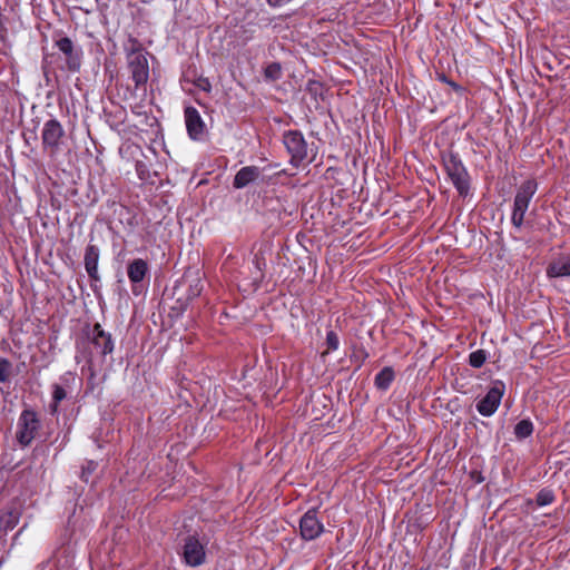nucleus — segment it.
<instances>
[{
    "label": "nucleus",
    "mask_w": 570,
    "mask_h": 570,
    "mask_svg": "<svg viewBox=\"0 0 570 570\" xmlns=\"http://www.w3.org/2000/svg\"><path fill=\"white\" fill-rule=\"evenodd\" d=\"M127 68L130 78L135 83L137 90H146V85L149 79V63L147 59V51L141 42L134 37H129L125 46Z\"/></svg>",
    "instance_id": "nucleus-1"
},
{
    "label": "nucleus",
    "mask_w": 570,
    "mask_h": 570,
    "mask_svg": "<svg viewBox=\"0 0 570 570\" xmlns=\"http://www.w3.org/2000/svg\"><path fill=\"white\" fill-rule=\"evenodd\" d=\"M282 141L289 155V164L294 168L308 165L315 160L317 149L307 144L302 131L297 129L286 130L283 134Z\"/></svg>",
    "instance_id": "nucleus-2"
},
{
    "label": "nucleus",
    "mask_w": 570,
    "mask_h": 570,
    "mask_svg": "<svg viewBox=\"0 0 570 570\" xmlns=\"http://www.w3.org/2000/svg\"><path fill=\"white\" fill-rule=\"evenodd\" d=\"M443 168L460 196H466L470 190V175L458 153L444 150L441 153Z\"/></svg>",
    "instance_id": "nucleus-3"
},
{
    "label": "nucleus",
    "mask_w": 570,
    "mask_h": 570,
    "mask_svg": "<svg viewBox=\"0 0 570 570\" xmlns=\"http://www.w3.org/2000/svg\"><path fill=\"white\" fill-rule=\"evenodd\" d=\"M41 420L32 409H24L17 421L16 441L21 448L29 446L39 434Z\"/></svg>",
    "instance_id": "nucleus-4"
},
{
    "label": "nucleus",
    "mask_w": 570,
    "mask_h": 570,
    "mask_svg": "<svg viewBox=\"0 0 570 570\" xmlns=\"http://www.w3.org/2000/svg\"><path fill=\"white\" fill-rule=\"evenodd\" d=\"M538 189L534 179L523 181L517 190L513 202L511 223L515 228H521L524 222V215L529 208L530 202Z\"/></svg>",
    "instance_id": "nucleus-5"
},
{
    "label": "nucleus",
    "mask_w": 570,
    "mask_h": 570,
    "mask_svg": "<svg viewBox=\"0 0 570 570\" xmlns=\"http://www.w3.org/2000/svg\"><path fill=\"white\" fill-rule=\"evenodd\" d=\"M83 334L87 342L94 346L96 353L102 358L114 352L115 341L112 335L106 332L99 323L94 324L91 327L87 325L83 328Z\"/></svg>",
    "instance_id": "nucleus-6"
},
{
    "label": "nucleus",
    "mask_w": 570,
    "mask_h": 570,
    "mask_svg": "<svg viewBox=\"0 0 570 570\" xmlns=\"http://www.w3.org/2000/svg\"><path fill=\"white\" fill-rule=\"evenodd\" d=\"M504 393L505 384L499 380L494 381L487 394L476 402V411L485 417L493 415L498 410Z\"/></svg>",
    "instance_id": "nucleus-7"
},
{
    "label": "nucleus",
    "mask_w": 570,
    "mask_h": 570,
    "mask_svg": "<svg viewBox=\"0 0 570 570\" xmlns=\"http://www.w3.org/2000/svg\"><path fill=\"white\" fill-rule=\"evenodd\" d=\"M318 509H308L299 519V537L304 541H312L320 538L325 531L323 522L318 519Z\"/></svg>",
    "instance_id": "nucleus-8"
},
{
    "label": "nucleus",
    "mask_w": 570,
    "mask_h": 570,
    "mask_svg": "<svg viewBox=\"0 0 570 570\" xmlns=\"http://www.w3.org/2000/svg\"><path fill=\"white\" fill-rule=\"evenodd\" d=\"M66 132L59 120L51 118L43 124L41 131V142L43 150L56 154L61 146Z\"/></svg>",
    "instance_id": "nucleus-9"
},
{
    "label": "nucleus",
    "mask_w": 570,
    "mask_h": 570,
    "mask_svg": "<svg viewBox=\"0 0 570 570\" xmlns=\"http://www.w3.org/2000/svg\"><path fill=\"white\" fill-rule=\"evenodd\" d=\"M149 265L142 258H135L127 265V275L131 283V292L135 296H139L145 291V278L148 276Z\"/></svg>",
    "instance_id": "nucleus-10"
},
{
    "label": "nucleus",
    "mask_w": 570,
    "mask_h": 570,
    "mask_svg": "<svg viewBox=\"0 0 570 570\" xmlns=\"http://www.w3.org/2000/svg\"><path fill=\"white\" fill-rule=\"evenodd\" d=\"M55 45L63 53L67 69L71 72H78L82 63L81 48H77L69 37L56 39Z\"/></svg>",
    "instance_id": "nucleus-11"
},
{
    "label": "nucleus",
    "mask_w": 570,
    "mask_h": 570,
    "mask_svg": "<svg viewBox=\"0 0 570 570\" xmlns=\"http://www.w3.org/2000/svg\"><path fill=\"white\" fill-rule=\"evenodd\" d=\"M183 560L189 567H199L206 560L205 546L196 535H188L184 540Z\"/></svg>",
    "instance_id": "nucleus-12"
},
{
    "label": "nucleus",
    "mask_w": 570,
    "mask_h": 570,
    "mask_svg": "<svg viewBox=\"0 0 570 570\" xmlns=\"http://www.w3.org/2000/svg\"><path fill=\"white\" fill-rule=\"evenodd\" d=\"M184 118L189 138L202 140L206 135V125L199 111L193 106H187L184 109Z\"/></svg>",
    "instance_id": "nucleus-13"
},
{
    "label": "nucleus",
    "mask_w": 570,
    "mask_h": 570,
    "mask_svg": "<svg viewBox=\"0 0 570 570\" xmlns=\"http://www.w3.org/2000/svg\"><path fill=\"white\" fill-rule=\"evenodd\" d=\"M100 257V250L97 245L88 244L85 249L83 264L85 269L90 278L91 288L97 293V283L100 282V275L98 273V263Z\"/></svg>",
    "instance_id": "nucleus-14"
},
{
    "label": "nucleus",
    "mask_w": 570,
    "mask_h": 570,
    "mask_svg": "<svg viewBox=\"0 0 570 570\" xmlns=\"http://www.w3.org/2000/svg\"><path fill=\"white\" fill-rule=\"evenodd\" d=\"M262 170L257 166H245L242 167L234 176L233 187L242 189L248 186L250 183L256 181L261 177Z\"/></svg>",
    "instance_id": "nucleus-15"
},
{
    "label": "nucleus",
    "mask_w": 570,
    "mask_h": 570,
    "mask_svg": "<svg viewBox=\"0 0 570 570\" xmlns=\"http://www.w3.org/2000/svg\"><path fill=\"white\" fill-rule=\"evenodd\" d=\"M547 275L551 278L570 276V255L553 259L547 267Z\"/></svg>",
    "instance_id": "nucleus-16"
},
{
    "label": "nucleus",
    "mask_w": 570,
    "mask_h": 570,
    "mask_svg": "<svg viewBox=\"0 0 570 570\" xmlns=\"http://www.w3.org/2000/svg\"><path fill=\"white\" fill-rule=\"evenodd\" d=\"M183 279L188 283L187 299L191 301L202 294L203 282L197 273L195 275L185 274Z\"/></svg>",
    "instance_id": "nucleus-17"
},
{
    "label": "nucleus",
    "mask_w": 570,
    "mask_h": 570,
    "mask_svg": "<svg viewBox=\"0 0 570 570\" xmlns=\"http://www.w3.org/2000/svg\"><path fill=\"white\" fill-rule=\"evenodd\" d=\"M105 115L107 117V122L112 129H116L122 125L127 117L126 109L120 105L115 106L114 110L105 111Z\"/></svg>",
    "instance_id": "nucleus-18"
},
{
    "label": "nucleus",
    "mask_w": 570,
    "mask_h": 570,
    "mask_svg": "<svg viewBox=\"0 0 570 570\" xmlns=\"http://www.w3.org/2000/svg\"><path fill=\"white\" fill-rule=\"evenodd\" d=\"M395 374L392 367L385 366L375 375V386L379 390H387L394 381Z\"/></svg>",
    "instance_id": "nucleus-19"
},
{
    "label": "nucleus",
    "mask_w": 570,
    "mask_h": 570,
    "mask_svg": "<svg viewBox=\"0 0 570 570\" xmlns=\"http://www.w3.org/2000/svg\"><path fill=\"white\" fill-rule=\"evenodd\" d=\"M51 387H52V402L50 404V412H51V414H56L58 412L60 402L67 397V392L58 383L52 384Z\"/></svg>",
    "instance_id": "nucleus-20"
},
{
    "label": "nucleus",
    "mask_w": 570,
    "mask_h": 570,
    "mask_svg": "<svg viewBox=\"0 0 570 570\" xmlns=\"http://www.w3.org/2000/svg\"><path fill=\"white\" fill-rule=\"evenodd\" d=\"M533 433V423L529 419L519 421L514 426V435L519 440L529 438Z\"/></svg>",
    "instance_id": "nucleus-21"
},
{
    "label": "nucleus",
    "mask_w": 570,
    "mask_h": 570,
    "mask_svg": "<svg viewBox=\"0 0 570 570\" xmlns=\"http://www.w3.org/2000/svg\"><path fill=\"white\" fill-rule=\"evenodd\" d=\"M282 76L283 71L279 62H271L264 68V78L266 81H277Z\"/></svg>",
    "instance_id": "nucleus-22"
},
{
    "label": "nucleus",
    "mask_w": 570,
    "mask_h": 570,
    "mask_svg": "<svg viewBox=\"0 0 570 570\" xmlns=\"http://www.w3.org/2000/svg\"><path fill=\"white\" fill-rule=\"evenodd\" d=\"M487 361V352L476 350L469 355V364L474 368H480Z\"/></svg>",
    "instance_id": "nucleus-23"
},
{
    "label": "nucleus",
    "mask_w": 570,
    "mask_h": 570,
    "mask_svg": "<svg viewBox=\"0 0 570 570\" xmlns=\"http://www.w3.org/2000/svg\"><path fill=\"white\" fill-rule=\"evenodd\" d=\"M12 372V363L6 358L0 357V383H6L9 381Z\"/></svg>",
    "instance_id": "nucleus-24"
},
{
    "label": "nucleus",
    "mask_w": 570,
    "mask_h": 570,
    "mask_svg": "<svg viewBox=\"0 0 570 570\" xmlns=\"http://www.w3.org/2000/svg\"><path fill=\"white\" fill-rule=\"evenodd\" d=\"M253 264L258 272V275L254 279H255V282L261 283V282H263V279L265 277V274H264V271L266 267L265 258L259 254H255V256L253 258Z\"/></svg>",
    "instance_id": "nucleus-25"
},
{
    "label": "nucleus",
    "mask_w": 570,
    "mask_h": 570,
    "mask_svg": "<svg viewBox=\"0 0 570 570\" xmlns=\"http://www.w3.org/2000/svg\"><path fill=\"white\" fill-rule=\"evenodd\" d=\"M535 501L540 507L551 504L554 501V494L551 490L542 489L538 492Z\"/></svg>",
    "instance_id": "nucleus-26"
},
{
    "label": "nucleus",
    "mask_w": 570,
    "mask_h": 570,
    "mask_svg": "<svg viewBox=\"0 0 570 570\" xmlns=\"http://www.w3.org/2000/svg\"><path fill=\"white\" fill-rule=\"evenodd\" d=\"M340 346V338L338 335L334 331H328L326 334V351L324 354H328L331 352H334Z\"/></svg>",
    "instance_id": "nucleus-27"
},
{
    "label": "nucleus",
    "mask_w": 570,
    "mask_h": 570,
    "mask_svg": "<svg viewBox=\"0 0 570 570\" xmlns=\"http://www.w3.org/2000/svg\"><path fill=\"white\" fill-rule=\"evenodd\" d=\"M97 466L98 464L96 462L88 461L81 469V480L87 483L89 481V476L96 471Z\"/></svg>",
    "instance_id": "nucleus-28"
},
{
    "label": "nucleus",
    "mask_w": 570,
    "mask_h": 570,
    "mask_svg": "<svg viewBox=\"0 0 570 570\" xmlns=\"http://www.w3.org/2000/svg\"><path fill=\"white\" fill-rule=\"evenodd\" d=\"M136 173L141 180L149 178V167L142 160H137L135 164Z\"/></svg>",
    "instance_id": "nucleus-29"
},
{
    "label": "nucleus",
    "mask_w": 570,
    "mask_h": 570,
    "mask_svg": "<svg viewBox=\"0 0 570 570\" xmlns=\"http://www.w3.org/2000/svg\"><path fill=\"white\" fill-rule=\"evenodd\" d=\"M195 85L203 91L210 92L212 90V83L208 78L200 77Z\"/></svg>",
    "instance_id": "nucleus-30"
},
{
    "label": "nucleus",
    "mask_w": 570,
    "mask_h": 570,
    "mask_svg": "<svg viewBox=\"0 0 570 570\" xmlns=\"http://www.w3.org/2000/svg\"><path fill=\"white\" fill-rule=\"evenodd\" d=\"M438 79L444 83H448L451 86L455 91L461 90V86L458 85L455 81L449 79L445 73H438Z\"/></svg>",
    "instance_id": "nucleus-31"
},
{
    "label": "nucleus",
    "mask_w": 570,
    "mask_h": 570,
    "mask_svg": "<svg viewBox=\"0 0 570 570\" xmlns=\"http://www.w3.org/2000/svg\"><path fill=\"white\" fill-rule=\"evenodd\" d=\"M292 0H267V3L273 7V8H276V7H281L282 4L284 3H288L291 2Z\"/></svg>",
    "instance_id": "nucleus-32"
},
{
    "label": "nucleus",
    "mask_w": 570,
    "mask_h": 570,
    "mask_svg": "<svg viewBox=\"0 0 570 570\" xmlns=\"http://www.w3.org/2000/svg\"><path fill=\"white\" fill-rule=\"evenodd\" d=\"M282 174H285V170H281L279 173L276 174V176H279Z\"/></svg>",
    "instance_id": "nucleus-33"
},
{
    "label": "nucleus",
    "mask_w": 570,
    "mask_h": 570,
    "mask_svg": "<svg viewBox=\"0 0 570 570\" xmlns=\"http://www.w3.org/2000/svg\"><path fill=\"white\" fill-rule=\"evenodd\" d=\"M94 377H95V372L91 371L90 379H94Z\"/></svg>",
    "instance_id": "nucleus-34"
}]
</instances>
